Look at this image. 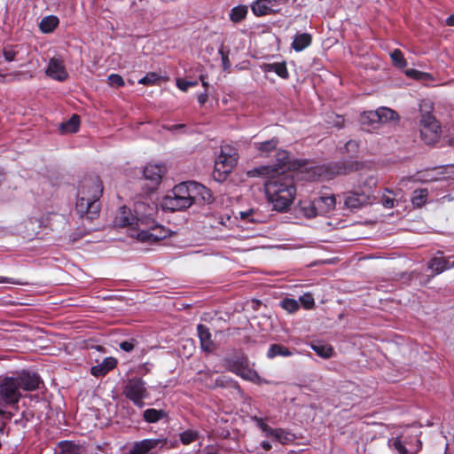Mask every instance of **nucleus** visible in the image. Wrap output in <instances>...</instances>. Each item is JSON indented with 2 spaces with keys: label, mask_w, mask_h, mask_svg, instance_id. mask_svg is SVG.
Masks as SVG:
<instances>
[{
  "label": "nucleus",
  "mask_w": 454,
  "mask_h": 454,
  "mask_svg": "<svg viewBox=\"0 0 454 454\" xmlns=\"http://www.w3.org/2000/svg\"><path fill=\"white\" fill-rule=\"evenodd\" d=\"M288 0H255L251 4L252 12L256 17H262L280 11L281 5Z\"/></svg>",
  "instance_id": "14"
},
{
  "label": "nucleus",
  "mask_w": 454,
  "mask_h": 454,
  "mask_svg": "<svg viewBox=\"0 0 454 454\" xmlns=\"http://www.w3.org/2000/svg\"><path fill=\"white\" fill-rule=\"evenodd\" d=\"M59 20L57 16L48 15L42 19L39 28L44 34L51 33L59 25Z\"/></svg>",
  "instance_id": "28"
},
{
  "label": "nucleus",
  "mask_w": 454,
  "mask_h": 454,
  "mask_svg": "<svg viewBox=\"0 0 454 454\" xmlns=\"http://www.w3.org/2000/svg\"><path fill=\"white\" fill-rule=\"evenodd\" d=\"M311 35L308 33H302L295 35L292 47L295 51H301L311 43Z\"/></svg>",
  "instance_id": "27"
},
{
  "label": "nucleus",
  "mask_w": 454,
  "mask_h": 454,
  "mask_svg": "<svg viewBox=\"0 0 454 454\" xmlns=\"http://www.w3.org/2000/svg\"><path fill=\"white\" fill-rule=\"evenodd\" d=\"M199 437V434L194 430H186L180 434V440L182 443L188 445L195 442Z\"/></svg>",
  "instance_id": "43"
},
{
  "label": "nucleus",
  "mask_w": 454,
  "mask_h": 454,
  "mask_svg": "<svg viewBox=\"0 0 454 454\" xmlns=\"http://www.w3.org/2000/svg\"><path fill=\"white\" fill-rule=\"evenodd\" d=\"M220 53L222 54V59H223V66L226 67V65L228 64L229 62V59H228V56L227 55H224L223 52L222 51H220Z\"/></svg>",
  "instance_id": "64"
},
{
  "label": "nucleus",
  "mask_w": 454,
  "mask_h": 454,
  "mask_svg": "<svg viewBox=\"0 0 454 454\" xmlns=\"http://www.w3.org/2000/svg\"><path fill=\"white\" fill-rule=\"evenodd\" d=\"M0 397L6 405H12L19 402L21 392L19 382L14 377H5L1 380Z\"/></svg>",
  "instance_id": "12"
},
{
  "label": "nucleus",
  "mask_w": 454,
  "mask_h": 454,
  "mask_svg": "<svg viewBox=\"0 0 454 454\" xmlns=\"http://www.w3.org/2000/svg\"><path fill=\"white\" fill-rule=\"evenodd\" d=\"M20 284L17 280L6 277H1L0 276V284Z\"/></svg>",
  "instance_id": "57"
},
{
  "label": "nucleus",
  "mask_w": 454,
  "mask_h": 454,
  "mask_svg": "<svg viewBox=\"0 0 454 454\" xmlns=\"http://www.w3.org/2000/svg\"><path fill=\"white\" fill-rule=\"evenodd\" d=\"M25 223L26 225H30L27 230L29 231L28 234L37 233L43 226H45V223L43 220L35 217H30L27 220H26Z\"/></svg>",
  "instance_id": "40"
},
{
  "label": "nucleus",
  "mask_w": 454,
  "mask_h": 454,
  "mask_svg": "<svg viewBox=\"0 0 454 454\" xmlns=\"http://www.w3.org/2000/svg\"><path fill=\"white\" fill-rule=\"evenodd\" d=\"M388 444L397 454H417L422 446L417 434H410L408 431L390 439Z\"/></svg>",
  "instance_id": "7"
},
{
  "label": "nucleus",
  "mask_w": 454,
  "mask_h": 454,
  "mask_svg": "<svg viewBox=\"0 0 454 454\" xmlns=\"http://www.w3.org/2000/svg\"><path fill=\"white\" fill-rule=\"evenodd\" d=\"M120 348L127 352H130L134 348V345L129 341H123L120 344Z\"/></svg>",
  "instance_id": "55"
},
{
  "label": "nucleus",
  "mask_w": 454,
  "mask_h": 454,
  "mask_svg": "<svg viewBox=\"0 0 454 454\" xmlns=\"http://www.w3.org/2000/svg\"><path fill=\"white\" fill-rule=\"evenodd\" d=\"M19 382L20 390L33 391L39 388L41 383L40 378L35 373L22 372L17 377H14Z\"/></svg>",
  "instance_id": "19"
},
{
  "label": "nucleus",
  "mask_w": 454,
  "mask_h": 454,
  "mask_svg": "<svg viewBox=\"0 0 454 454\" xmlns=\"http://www.w3.org/2000/svg\"><path fill=\"white\" fill-rule=\"evenodd\" d=\"M254 420L267 437H271L281 444H287L295 440L294 434L288 430L283 428H272L267 425L265 420L262 418L254 417Z\"/></svg>",
  "instance_id": "13"
},
{
  "label": "nucleus",
  "mask_w": 454,
  "mask_h": 454,
  "mask_svg": "<svg viewBox=\"0 0 454 454\" xmlns=\"http://www.w3.org/2000/svg\"><path fill=\"white\" fill-rule=\"evenodd\" d=\"M46 74L59 82H63L67 78V72L63 61L57 58H51L50 59L46 69Z\"/></svg>",
  "instance_id": "18"
},
{
  "label": "nucleus",
  "mask_w": 454,
  "mask_h": 454,
  "mask_svg": "<svg viewBox=\"0 0 454 454\" xmlns=\"http://www.w3.org/2000/svg\"><path fill=\"white\" fill-rule=\"evenodd\" d=\"M200 82H201V83H202V86H203L204 88H207V87H208V82H207V80H206V76H205L204 74H201L200 75Z\"/></svg>",
  "instance_id": "61"
},
{
  "label": "nucleus",
  "mask_w": 454,
  "mask_h": 454,
  "mask_svg": "<svg viewBox=\"0 0 454 454\" xmlns=\"http://www.w3.org/2000/svg\"><path fill=\"white\" fill-rule=\"evenodd\" d=\"M218 223L229 228L231 223V217L230 216H227L226 218L220 217Z\"/></svg>",
  "instance_id": "56"
},
{
  "label": "nucleus",
  "mask_w": 454,
  "mask_h": 454,
  "mask_svg": "<svg viewBox=\"0 0 454 454\" xmlns=\"http://www.w3.org/2000/svg\"><path fill=\"white\" fill-rule=\"evenodd\" d=\"M428 266L435 274H440L446 270L454 268V260L451 262L450 258L436 256L430 260Z\"/></svg>",
  "instance_id": "23"
},
{
  "label": "nucleus",
  "mask_w": 454,
  "mask_h": 454,
  "mask_svg": "<svg viewBox=\"0 0 454 454\" xmlns=\"http://www.w3.org/2000/svg\"><path fill=\"white\" fill-rule=\"evenodd\" d=\"M176 83L177 88L182 91H187L190 87H194L198 85L197 81H185L181 78L176 79Z\"/></svg>",
  "instance_id": "52"
},
{
  "label": "nucleus",
  "mask_w": 454,
  "mask_h": 454,
  "mask_svg": "<svg viewBox=\"0 0 454 454\" xmlns=\"http://www.w3.org/2000/svg\"><path fill=\"white\" fill-rule=\"evenodd\" d=\"M277 160L279 161L275 166L264 165L254 168L247 171L248 177H262L268 180L275 177L283 168H286L288 163V153L286 151L281 150L277 153Z\"/></svg>",
  "instance_id": "8"
},
{
  "label": "nucleus",
  "mask_w": 454,
  "mask_h": 454,
  "mask_svg": "<svg viewBox=\"0 0 454 454\" xmlns=\"http://www.w3.org/2000/svg\"><path fill=\"white\" fill-rule=\"evenodd\" d=\"M441 126L433 115H425L420 119V136L427 145L435 144L441 137Z\"/></svg>",
  "instance_id": "11"
},
{
  "label": "nucleus",
  "mask_w": 454,
  "mask_h": 454,
  "mask_svg": "<svg viewBox=\"0 0 454 454\" xmlns=\"http://www.w3.org/2000/svg\"><path fill=\"white\" fill-rule=\"evenodd\" d=\"M167 171L164 164H147L144 168L143 175L144 177L148 180L153 187H156L161 182L163 176Z\"/></svg>",
  "instance_id": "17"
},
{
  "label": "nucleus",
  "mask_w": 454,
  "mask_h": 454,
  "mask_svg": "<svg viewBox=\"0 0 454 454\" xmlns=\"http://www.w3.org/2000/svg\"><path fill=\"white\" fill-rule=\"evenodd\" d=\"M153 207H148L146 215L138 222L139 229L137 233H131L130 236L137 239L141 242H156L169 236V230L158 224L153 218Z\"/></svg>",
  "instance_id": "3"
},
{
  "label": "nucleus",
  "mask_w": 454,
  "mask_h": 454,
  "mask_svg": "<svg viewBox=\"0 0 454 454\" xmlns=\"http://www.w3.org/2000/svg\"><path fill=\"white\" fill-rule=\"evenodd\" d=\"M280 306L288 313H294L300 309V303L293 298H285L280 301Z\"/></svg>",
  "instance_id": "39"
},
{
  "label": "nucleus",
  "mask_w": 454,
  "mask_h": 454,
  "mask_svg": "<svg viewBox=\"0 0 454 454\" xmlns=\"http://www.w3.org/2000/svg\"><path fill=\"white\" fill-rule=\"evenodd\" d=\"M197 332L201 348L206 352H212L215 349V344L209 329L206 325L200 324L197 326Z\"/></svg>",
  "instance_id": "22"
},
{
  "label": "nucleus",
  "mask_w": 454,
  "mask_h": 454,
  "mask_svg": "<svg viewBox=\"0 0 454 454\" xmlns=\"http://www.w3.org/2000/svg\"><path fill=\"white\" fill-rule=\"evenodd\" d=\"M147 208L148 207L145 204L137 203L135 206L136 215H133L130 209L122 207L115 216V224L121 227H129V235L131 233H137L139 229L138 222H140L144 215H146V213H144V211H147Z\"/></svg>",
  "instance_id": "6"
},
{
  "label": "nucleus",
  "mask_w": 454,
  "mask_h": 454,
  "mask_svg": "<svg viewBox=\"0 0 454 454\" xmlns=\"http://www.w3.org/2000/svg\"><path fill=\"white\" fill-rule=\"evenodd\" d=\"M207 100V93L204 92L198 96V102L202 106L204 105Z\"/></svg>",
  "instance_id": "58"
},
{
  "label": "nucleus",
  "mask_w": 454,
  "mask_h": 454,
  "mask_svg": "<svg viewBox=\"0 0 454 454\" xmlns=\"http://www.w3.org/2000/svg\"><path fill=\"white\" fill-rule=\"evenodd\" d=\"M262 447L265 450H270L272 448L271 444L269 442H267V441H264V442H262Z\"/></svg>",
  "instance_id": "62"
},
{
  "label": "nucleus",
  "mask_w": 454,
  "mask_h": 454,
  "mask_svg": "<svg viewBox=\"0 0 454 454\" xmlns=\"http://www.w3.org/2000/svg\"><path fill=\"white\" fill-rule=\"evenodd\" d=\"M225 366L229 371L236 373L244 380L258 384L262 382L257 372L248 366L247 360L245 356L227 359Z\"/></svg>",
  "instance_id": "10"
},
{
  "label": "nucleus",
  "mask_w": 454,
  "mask_h": 454,
  "mask_svg": "<svg viewBox=\"0 0 454 454\" xmlns=\"http://www.w3.org/2000/svg\"><path fill=\"white\" fill-rule=\"evenodd\" d=\"M19 53L18 45H7L3 49V55L4 59L8 62L13 61Z\"/></svg>",
  "instance_id": "41"
},
{
  "label": "nucleus",
  "mask_w": 454,
  "mask_h": 454,
  "mask_svg": "<svg viewBox=\"0 0 454 454\" xmlns=\"http://www.w3.org/2000/svg\"><path fill=\"white\" fill-rule=\"evenodd\" d=\"M390 58L394 63L395 66H396L399 68H403L406 67L407 62L403 57V54L402 51L398 49L395 50L391 54Z\"/></svg>",
  "instance_id": "42"
},
{
  "label": "nucleus",
  "mask_w": 454,
  "mask_h": 454,
  "mask_svg": "<svg viewBox=\"0 0 454 454\" xmlns=\"http://www.w3.org/2000/svg\"><path fill=\"white\" fill-rule=\"evenodd\" d=\"M103 192V185L100 179L92 176L84 179L78 190L75 208L82 216L93 219L99 212L98 200Z\"/></svg>",
  "instance_id": "2"
},
{
  "label": "nucleus",
  "mask_w": 454,
  "mask_h": 454,
  "mask_svg": "<svg viewBox=\"0 0 454 454\" xmlns=\"http://www.w3.org/2000/svg\"><path fill=\"white\" fill-rule=\"evenodd\" d=\"M320 215H325L335 207L336 199L333 195H323L315 200Z\"/></svg>",
  "instance_id": "24"
},
{
  "label": "nucleus",
  "mask_w": 454,
  "mask_h": 454,
  "mask_svg": "<svg viewBox=\"0 0 454 454\" xmlns=\"http://www.w3.org/2000/svg\"><path fill=\"white\" fill-rule=\"evenodd\" d=\"M428 192L427 189H419L413 192L411 202L415 207H421L427 201Z\"/></svg>",
  "instance_id": "38"
},
{
  "label": "nucleus",
  "mask_w": 454,
  "mask_h": 454,
  "mask_svg": "<svg viewBox=\"0 0 454 454\" xmlns=\"http://www.w3.org/2000/svg\"><path fill=\"white\" fill-rule=\"evenodd\" d=\"M239 215L242 221L245 223H262L263 216L255 209H248L246 211H240Z\"/></svg>",
  "instance_id": "33"
},
{
  "label": "nucleus",
  "mask_w": 454,
  "mask_h": 454,
  "mask_svg": "<svg viewBox=\"0 0 454 454\" xmlns=\"http://www.w3.org/2000/svg\"><path fill=\"white\" fill-rule=\"evenodd\" d=\"M349 171V167L344 164H333L325 167L324 176L325 178H333L334 176L347 174Z\"/></svg>",
  "instance_id": "32"
},
{
  "label": "nucleus",
  "mask_w": 454,
  "mask_h": 454,
  "mask_svg": "<svg viewBox=\"0 0 454 454\" xmlns=\"http://www.w3.org/2000/svg\"><path fill=\"white\" fill-rule=\"evenodd\" d=\"M371 114H375V111H368L361 114L360 121L363 125L379 123L378 117H372Z\"/></svg>",
  "instance_id": "48"
},
{
  "label": "nucleus",
  "mask_w": 454,
  "mask_h": 454,
  "mask_svg": "<svg viewBox=\"0 0 454 454\" xmlns=\"http://www.w3.org/2000/svg\"><path fill=\"white\" fill-rule=\"evenodd\" d=\"M372 193L363 192H350L345 198V205L349 208H359L363 205L369 203Z\"/></svg>",
  "instance_id": "20"
},
{
  "label": "nucleus",
  "mask_w": 454,
  "mask_h": 454,
  "mask_svg": "<svg viewBox=\"0 0 454 454\" xmlns=\"http://www.w3.org/2000/svg\"><path fill=\"white\" fill-rule=\"evenodd\" d=\"M185 125L184 124H176V125H170V126H168L166 127V129L169 131H175L176 129H183L184 128Z\"/></svg>",
  "instance_id": "59"
},
{
  "label": "nucleus",
  "mask_w": 454,
  "mask_h": 454,
  "mask_svg": "<svg viewBox=\"0 0 454 454\" xmlns=\"http://www.w3.org/2000/svg\"><path fill=\"white\" fill-rule=\"evenodd\" d=\"M299 303L301 302L304 309H310L315 306V301L311 294H304L299 298Z\"/></svg>",
  "instance_id": "47"
},
{
  "label": "nucleus",
  "mask_w": 454,
  "mask_h": 454,
  "mask_svg": "<svg viewBox=\"0 0 454 454\" xmlns=\"http://www.w3.org/2000/svg\"><path fill=\"white\" fill-rule=\"evenodd\" d=\"M108 84L114 88H120L124 86L125 82L123 78L117 74H112L107 78Z\"/></svg>",
  "instance_id": "49"
},
{
  "label": "nucleus",
  "mask_w": 454,
  "mask_h": 454,
  "mask_svg": "<svg viewBox=\"0 0 454 454\" xmlns=\"http://www.w3.org/2000/svg\"><path fill=\"white\" fill-rule=\"evenodd\" d=\"M345 147H346L347 152L351 153H356L358 150V144L356 141L349 140L346 144Z\"/></svg>",
  "instance_id": "53"
},
{
  "label": "nucleus",
  "mask_w": 454,
  "mask_h": 454,
  "mask_svg": "<svg viewBox=\"0 0 454 454\" xmlns=\"http://www.w3.org/2000/svg\"><path fill=\"white\" fill-rule=\"evenodd\" d=\"M363 185L367 188L366 192L371 193V190L377 185V178L372 172L366 176L365 179L362 181Z\"/></svg>",
  "instance_id": "50"
},
{
  "label": "nucleus",
  "mask_w": 454,
  "mask_h": 454,
  "mask_svg": "<svg viewBox=\"0 0 454 454\" xmlns=\"http://www.w3.org/2000/svg\"><path fill=\"white\" fill-rule=\"evenodd\" d=\"M407 76L416 80H430L431 75L427 73H424L416 69H407L405 71Z\"/></svg>",
  "instance_id": "45"
},
{
  "label": "nucleus",
  "mask_w": 454,
  "mask_h": 454,
  "mask_svg": "<svg viewBox=\"0 0 454 454\" xmlns=\"http://www.w3.org/2000/svg\"><path fill=\"white\" fill-rule=\"evenodd\" d=\"M247 13V6L246 5H238L231 9L230 13V18L231 21L238 23L241 21Z\"/></svg>",
  "instance_id": "37"
},
{
  "label": "nucleus",
  "mask_w": 454,
  "mask_h": 454,
  "mask_svg": "<svg viewBox=\"0 0 454 454\" xmlns=\"http://www.w3.org/2000/svg\"><path fill=\"white\" fill-rule=\"evenodd\" d=\"M117 364V361L114 357L105 358L101 364L91 367V374L96 377L106 375L108 372L113 370Z\"/></svg>",
  "instance_id": "25"
},
{
  "label": "nucleus",
  "mask_w": 454,
  "mask_h": 454,
  "mask_svg": "<svg viewBox=\"0 0 454 454\" xmlns=\"http://www.w3.org/2000/svg\"><path fill=\"white\" fill-rule=\"evenodd\" d=\"M167 412L164 410L147 409L144 411L143 418L148 423H156L165 419Z\"/></svg>",
  "instance_id": "30"
},
{
  "label": "nucleus",
  "mask_w": 454,
  "mask_h": 454,
  "mask_svg": "<svg viewBox=\"0 0 454 454\" xmlns=\"http://www.w3.org/2000/svg\"><path fill=\"white\" fill-rule=\"evenodd\" d=\"M300 211L302 213L304 216L307 218L315 217L317 215H320L318 212L317 206L316 205V201H302L300 204Z\"/></svg>",
  "instance_id": "31"
},
{
  "label": "nucleus",
  "mask_w": 454,
  "mask_h": 454,
  "mask_svg": "<svg viewBox=\"0 0 454 454\" xmlns=\"http://www.w3.org/2000/svg\"><path fill=\"white\" fill-rule=\"evenodd\" d=\"M161 207L168 211H181L191 207L189 192L184 182L174 186L161 200Z\"/></svg>",
  "instance_id": "5"
},
{
  "label": "nucleus",
  "mask_w": 454,
  "mask_h": 454,
  "mask_svg": "<svg viewBox=\"0 0 454 454\" xmlns=\"http://www.w3.org/2000/svg\"><path fill=\"white\" fill-rule=\"evenodd\" d=\"M123 394L139 408L144 406V399L148 395L145 383L140 378L128 380L123 389Z\"/></svg>",
  "instance_id": "9"
},
{
  "label": "nucleus",
  "mask_w": 454,
  "mask_h": 454,
  "mask_svg": "<svg viewBox=\"0 0 454 454\" xmlns=\"http://www.w3.org/2000/svg\"><path fill=\"white\" fill-rule=\"evenodd\" d=\"M446 24L449 26H454V13L447 18Z\"/></svg>",
  "instance_id": "63"
},
{
  "label": "nucleus",
  "mask_w": 454,
  "mask_h": 454,
  "mask_svg": "<svg viewBox=\"0 0 454 454\" xmlns=\"http://www.w3.org/2000/svg\"><path fill=\"white\" fill-rule=\"evenodd\" d=\"M184 342H185V343H184V347H189V354H188L187 356H190V355H192V351H193V349H194L193 343H192V340H186Z\"/></svg>",
  "instance_id": "60"
},
{
  "label": "nucleus",
  "mask_w": 454,
  "mask_h": 454,
  "mask_svg": "<svg viewBox=\"0 0 454 454\" xmlns=\"http://www.w3.org/2000/svg\"><path fill=\"white\" fill-rule=\"evenodd\" d=\"M382 204L386 208H392L395 206V200L390 197L384 196L382 199Z\"/></svg>",
  "instance_id": "54"
},
{
  "label": "nucleus",
  "mask_w": 454,
  "mask_h": 454,
  "mask_svg": "<svg viewBox=\"0 0 454 454\" xmlns=\"http://www.w3.org/2000/svg\"><path fill=\"white\" fill-rule=\"evenodd\" d=\"M278 143V139L273 137L264 142H255L254 143V146L262 156H268L271 152L277 149Z\"/></svg>",
  "instance_id": "26"
},
{
  "label": "nucleus",
  "mask_w": 454,
  "mask_h": 454,
  "mask_svg": "<svg viewBox=\"0 0 454 454\" xmlns=\"http://www.w3.org/2000/svg\"><path fill=\"white\" fill-rule=\"evenodd\" d=\"M311 348L317 353V356L326 359L333 355V348L332 346L325 343L311 344Z\"/></svg>",
  "instance_id": "34"
},
{
  "label": "nucleus",
  "mask_w": 454,
  "mask_h": 454,
  "mask_svg": "<svg viewBox=\"0 0 454 454\" xmlns=\"http://www.w3.org/2000/svg\"><path fill=\"white\" fill-rule=\"evenodd\" d=\"M80 126V118L74 114L67 121L60 124L59 129L62 134H71L78 130Z\"/></svg>",
  "instance_id": "29"
},
{
  "label": "nucleus",
  "mask_w": 454,
  "mask_h": 454,
  "mask_svg": "<svg viewBox=\"0 0 454 454\" xmlns=\"http://www.w3.org/2000/svg\"><path fill=\"white\" fill-rule=\"evenodd\" d=\"M292 355V351H290L287 348L278 344L270 345L267 353V356L269 358H274L277 356H290Z\"/></svg>",
  "instance_id": "35"
},
{
  "label": "nucleus",
  "mask_w": 454,
  "mask_h": 454,
  "mask_svg": "<svg viewBox=\"0 0 454 454\" xmlns=\"http://www.w3.org/2000/svg\"><path fill=\"white\" fill-rule=\"evenodd\" d=\"M434 109L433 103L428 99H423L419 103V112L421 114V118H424L425 115H432L431 113Z\"/></svg>",
  "instance_id": "46"
},
{
  "label": "nucleus",
  "mask_w": 454,
  "mask_h": 454,
  "mask_svg": "<svg viewBox=\"0 0 454 454\" xmlns=\"http://www.w3.org/2000/svg\"><path fill=\"white\" fill-rule=\"evenodd\" d=\"M166 443V439H144L135 442L129 449V454H153L157 450L162 449Z\"/></svg>",
  "instance_id": "15"
},
{
  "label": "nucleus",
  "mask_w": 454,
  "mask_h": 454,
  "mask_svg": "<svg viewBox=\"0 0 454 454\" xmlns=\"http://www.w3.org/2000/svg\"><path fill=\"white\" fill-rule=\"evenodd\" d=\"M237 150L228 145H222L221 151L215 162L214 178L222 181L231 173L238 162Z\"/></svg>",
  "instance_id": "4"
},
{
  "label": "nucleus",
  "mask_w": 454,
  "mask_h": 454,
  "mask_svg": "<svg viewBox=\"0 0 454 454\" xmlns=\"http://www.w3.org/2000/svg\"><path fill=\"white\" fill-rule=\"evenodd\" d=\"M160 74H158L155 72H151V73H148L143 78H141L138 81V83L143 84V85H154L160 81Z\"/></svg>",
  "instance_id": "44"
},
{
  "label": "nucleus",
  "mask_w": 454,
  "mask_h": 454,
  "mask_svg": "<svg viewBox=\"0 0 454 454\" xmlns=\"http://www.w3.org/2000/svg\"><path fill=\"white\" fill-rule=\"evenodd\" d=\"M265 72H274L281 78H287L288 72L285 63H272L265 65Z\"/></svg>",
  "instance_id": "36"
},
{
  "label": "nucleus",
  "mask_w": 454,
  "mask_h": 454,
  "mask_svg": "<svg viewBox=\"0 0 454 454\" xmlns=\"http://www.w3.org/2000/svg\"><path fill=\"white\" fill-rule=\"evenodd\" d=\"M189 192L191 206L194 203H209L212 201L210 191L204 185L194 182H184Z\"/></svg>",
  "instance_id": "16"
},
{
  "label": "nucleus",
  "mask_w": 454,
  "mask_h": 454,
  "mask_svg": "<svg viewBox=\"0 0 454 454\" xmlns=\"http://www.w3.org/2000/svg\"><path fill=\"white\" fill-rule=\"evenodd\" d=\"M264 189L269 202L278 212L287 210L296 195L293 178L282 169L275 177L267 180Z\"/></svg>",
  "instance_id": "1"
},
{
  "label": "nucleus",
  "mask_w": 454,
  "mask_h": 454,
  "mask_svg": "<svg viewBox=\"0 0 454 454\" xmlns=\"http://www.w3.org/2000/svg\"><path fill=\"white\" fill-rule=\"evenodd\" d=\"M81 448L73 443H65L61 446L60 454H80Z\"/></svg>",
  "instance_id": "51"
},
{
  "label": "nucleus",
  "mask_w": 454,
  "mask_h": 454,
  "mask_svg": "<svg viewBox=\"0 0 454 454\" xmlns=\"http://www.w3.org/2000/svg\"><path fill=\"white\" fill-rule=\"evenodd\" d=\"M372 117H378L379 123H397L399 121L398 114L385 106L379 107L375 110V114H371Z\"/></svg>",
  "instance_id": "21"
}]
</instances>
